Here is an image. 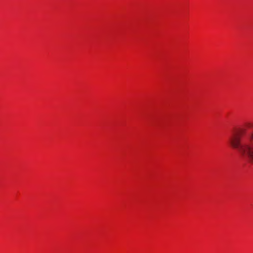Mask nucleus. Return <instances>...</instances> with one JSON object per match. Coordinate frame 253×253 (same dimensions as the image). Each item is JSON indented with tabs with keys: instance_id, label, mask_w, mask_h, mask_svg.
I'll return each instance as SVG.
<instances>
[{
	"instance_id": "nucleus-1",
	"label": "nucleus",
	"mask_w": 253,
	"mask_h": 253,
	"mask_svg": "<svg viewBox=\"0 0 253 253\" xmlns=\"http://www.w3.org/2000/svg\"><path fill=\"white\" fill-rule=\"evenodd\" d=\"M252 128L253 122L246 123L233 133L230 142L243 157L253 162V131L248 132Z\"/></svg>"
}]
</instances>
